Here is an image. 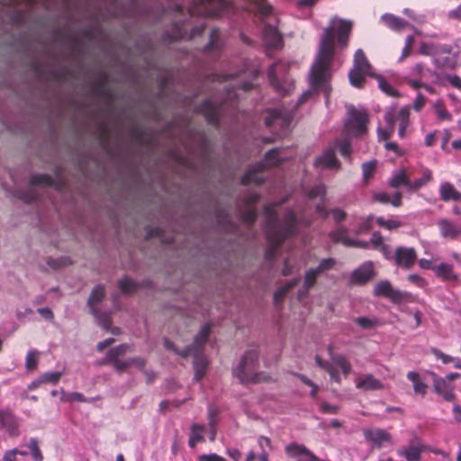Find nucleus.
I'll use <instances>...</instances> for the list:
<instances>
[{
    "instance_id": "nucleus-53",
    "label": "nucleus",
    "mask_w": 461,
    "mask_h": 461,
    "mask_svg": "<svg viewBox=\"0 0 461 461\" xmlns=\"http://www.w3.org/2000/svg\"><path fill=\"white\" fill-rule=\"evenodd\" d=\"M379 88L388 96L397 97L399 96L398 91L384 77H380L378 79Z\"/></svg>"
},
{
    "instance_id": "nucleus-32",
    "label": "nucleus",
    "mask_w": 461,
    "mask_h": 461,
    "mask_svg": "<svg viewBox=\"0 0 461 461\" xmlns=\"http://www.w3.org/2000/svg\"><path fill=\"white\" fill-rule=\"evenodd\" d=\"M130 349L131 347L128 344H122L110 349L107 352L105 358L103 360V364H108V362L119 360V357L123 356Z\"/></svg>"
},
{
    "instance_id": "nucleus-52",
    "label": "nucleus",
    "mask_w": 461,
    "mask_h": 461,
    "mask_svg": "<svg viewBox=\"0 0 461 461\" xmlns=\"http://www.w3.org/2000/svg\"><path fill=\"white\" fill-rule=\"evenodd\" d=\"M219 38L220 32L218 29H212L210 33V41L208 44L204 47V51L210 52L214 50H219Z\"/></svg>"
},
{
    "instance_id": "nucleus-39",
    "label": "nucleus",
    "mask_w": 461,
    "mask_h": 461,
    "mask_svg": "<svg viewBox=\"0 0 461 461\" xmlns=\"http://www.w3.org/2000/svg\"><path fill=\"white\" fill-rule=\"evenodd\" d=\"M354 68L369 72L370 64L362 50H357L354 55Z\"/></svg>"
},
{
    "instance_id": "nucleus-37",
    "label": "nucleus",
    "mask_w": 461,
    "mask_h": 461,
    "mask_svg": "<svg viewBox=\"0 0 461 461\" xmlns=\"http://www.w3.org/2000/svg\"><path fill=\"white\" fill-rule=\"evenodd\" d=\"M432 178V171L429 168H424L420 178H418L413 182L411 181V191H417L420 189L422 186L429 183Z\"/></svg>"
},
{
    "instance_id": "nucleus-33",
    "label": "nucleus",
    "mask_w": 461,
    "mask_h": 461,
    "mask_svg": "<svg viewBox=\"0 0 461 461\" xmlns=\"http://www.w3.org/2000/svg\"><path fill=\"white\" fill-rule=\"evenodd\" d=\"M204 430V427L200 424H193L191 427V435L189 438L188 445L191 447H194L197 443L203 442L204 437L203 432Z\"/></svg>"
},
{
    "instance_id": "nucleus-47",
    "label": "nucleus",
    "mask_w": 461,
    "mask_h": 461,
    "mask_svg": "<svg viewBox=\"0 0 461 461\" xmlns=\"http://www.w3.org/2000/svg\"><path fill=\"white\" fill-rule=\"evenodd\" d=\"M376 223L379 227L384 228L388 230H396L403 225L402 222L399 220H396V219L385 220L384 217H377Z\"/></svg>"
},
{
    "instance_id": "nucleus-61",
    "label": "nucleus",
    "mask_w": 461,
    "mask_h": 461,
    "mask_svg": "<svg viewBox=\"0 0 461 461\" xmlns=\"http://www.w3.org/2000/svg\"><path fill=\"white\" fill-rule=\"evenodd\" d=\"M242 221L248 225L251 226L257 220V212L255 209H249L241 213Z\"/></svg>"
},
{
    "instance_id": "nucleus-28",
    "label": "nucleus",
    "mask_w": 461,
    "mask_h": 461,
    "mask_svg": "<svg viewBox=\"0 0 461 461\" xmlns=\"http://www.w3.org/2000/svg\"><path fill=\"white\" fill-rule=\"evenodd\" d=\"M348 230L345 226H339L336 230L329 233V237L333 243H341L345 247H349L353 238L348 237Z\"/></svg>"
},
{
    "instance_id": "nucleus-64",
    "label": "nucleus",
    "mask_w": 461,
    "mask_h": 461,
    "mask_svg": "<svg viewBox=\"0 0 461 461\" xmlns=\"http://www.w3.org/2000/svg\"><path fill=\"white\" fill-rule=\"evenodd\" d=\"M198 461H227L222 456L217 455V454H203L198 456Z\"/></svg>"
},
{
    "instance_id": "nucleus-23",
    "label": "nucleus",
    "mask_w": 461,
    "mask_h": 461,
    "mask_svg": "<svg viewBox=\"0 0 461 461\" xmlns=\"http://www.w3.org/2000/svg\"><path fill=\"white\" fill-rule=\"evenodd\" d=\"M266 167L263 166V163H258L255 168L247 171L241 177V183L243 185H261L265 180L260 176L261 172Z\"/></svg>"
},
{
    "instance_id": "nucleus-18",
    "label": "nucleus",
    "mask_w": 461,
    "mask_h": 461,
    "mask_svg": "<svg viewBox=\"0 0 461 461\" xmlns=\"http://www.w3.org/2000/svg\"><path fill=\"white\" fill-rule=\"evenodd\" d=\"M375 276L374 265L372 262L364 263L353 271L351 281L354 284L364 285Z\"/></svg>"
},
{
    "instance_id": "nucleus-4",
    "label": "nucleus",
    "mask_w": 461,
    "mask_h": 461,
    "mask_svg": "<svg viewBox=\"0 0 461 461\" xmlns=\"http://www.w3.org/2000/svg\"><path fill=\"white\" fill-rule=\"evenodd\" d=\"M384 121L386 128L378 129V136L380 139L385 140L392 137L394 132L395 122H399L398 135L400 138L405 137L406 129L410 124V106L402 107L396 113L393 108L387 111L384 114Z\"/></svg>"
},
{
    "instance_id": "nucleus-26",
    "label": "nucleus",
    "mask_w": 461,
    "mask_h": 461,
    "mask_svg": "<svg viewBox=\"0 0 461 461\" xmlns=\"http://www.w3.org/2000/svg\"><path fill=\"white\" fill-rule=\"evenodd\" d=\"M440 199L444 202L460 201L461 193L458 192L452 184L445 182L439 188Z\"/></svg>"
},
{
    "instance_id": "nucleus-62",
    "label": "nucleus",
    "mask_w": 461,
    "mask_h": 461,
    "mask_svg": "<svg viewBox=\"0 0 461 461\" xmlns=\"http://www.w3.org/2000/svg\"><path fill=\"white\" fill-rule=\"evenodd\" d=\"M38 365V354L36 351H29L26 356V368L28 370H32L36 368Z\"/></svg>"
},
{
    "instance_id": "nucleus-48",
    "label": "nucleus",
    "mask_w": 461,
    "mask_h": 461,
    "mask_svg": "<svg viewBox=\"0 0 461 461\" xmlns=\"http://www.w3.org/2000/svg\"><path fill=\"white\" fill-rule=\"evenodd\" d=\"M320 275L314 268H310L306 271L303 280V288L307 293L316 284L317 278Z\"/></svg>"
},
{
    "instance_id": "nucleus-56",
    "label": "nucleus",
    "mask_w": 461,
    "mask_h": 461,
    "mask_svg": "<svg viewBox=\"0 0 461 461\" xmlns=\"http://www.w3.org/2000/svg\"><path fill=\"white\" fill-rule=\"evenodd\" d=\"M376 168V161L371 160L366 162L362 165L363 177L366 182L369 180L370 177L373 176Z\"/></svg>"
},
{
    "instance_id": "nucleus-55",
    "label": "nucleus",
    "mask_w": 461,
    "mask_h": 461,
    "mask_svg": "<svg viewBox=\"0 0 461 461\" xmlns=\"http://www.w3.org/2000/svg\"><path fill=\"white\" fill-rule=\"evenodd\" d=\"M306 195L310 199H315L318 197H321V199L324 198L326 195V188L325 185L322 184L314 185L312 188H311L307 193Z\"/></svg>"
},
{
    "instance_id": "nucleus-15",
    "label": "nucleus",
    "mask_w": 461,
    "mask_h": 461,
    "mask_svg": "<svg viewBox=\"0 0 461 461\" xmlns=\"http://www.w3.org/2000/svg\"><path fill=\"white\" fill-rule=\"evenodd\" d=\"M0 429H5L12 437L19 436V421L10 410L0 411Z\"/></svg>"
},
{
    "instance_id": "nucleus-11",
    "label": "nucleus",
    "mask_w": 461,
    "mask_h": 461,
    "mask_svg": "<svg viewBox=\"0 0 461 461\" xmlns=\"http://www.w3.org/2000/svg\"><path fill=\"white\" fill-rule=\"evenodd\" d=\"M211 324L206 323L204 324L198 334L194 337V343L185 348H184L181 352H177L182 357H185L187 356H190L193 352H200L206 343L208 337L211 332Z\"/></svg>"
},
{
    "instance_id": "nucleus-42",
    "label": "nucleus",
    "mask_w": 461,
    "mask_h": 461,
    "mask_svg": "<svg viewBox=\"0 0 461 461\" xmlns=\"http://www.w3.org/2000/svg\"><path fill=\"white\" fill-rule=\"evenodd\" d=\"M281 65L280 62L273 63L267 72V77L271 86L277 91L282 90V85L277 77V68Z\"/></svg>"
},
{
    "instance_id": "nucleus-24",
    "label": "nucleus",
    "mask_w": 461,
    "mask_h": 461,
    "mask_svg": "<svg viewBox=\"0 0 461 461\" xmlns=\"http://www.w3.org/2000/svg\"><path fill=\"white\" fill-rule=\"evenodd\" d=\"M290 123L287 117H284L278 110L272 109L267 111V115L265 118V124L267 127L279 125L283 129H286Z\"/></svg>"
},
{
    "instance_id": "nucleus-3",
    "label": "nucleus",
    "mask_w": 461,
    "mask_h": 461,
    "mask_svg": "<svg viewBox=\"0 0 461 461\" xmlns=\"http://www.w3.org/2000/svg\"><path fill=\"white\" fill-rule=\"evenodd\" d=\"M258 366V351L257 349H249L246 351L240 364L233 370V374L242 384L268 381V375L264 373L256 372Z\"/></svg>"
},
{
    "instance_id": "nucleus-9",
    "label": "nucleus",
    "mask_w": 461,
    "mask_h": 461,
    "mask_svg": "<svg viewBox=\"0 0 461 461\" xmlns=\"http://www.w3.org/2000/svg\"><path fill=\"white\" fill-rule=\"evenodd\" d=\"M425 449V445L418 438H413L408 446L398 448L396 453L406 461H420L421 454Z\"/></svg>"
},
{
    "instance_id": "nucleus-30",
    "label": "nucleus",
    "mask_w": 461,
    "mask_h": 461,
    "mask_svg": "<svg viewBox=\"0 0 461 461\" xmlns=\"http://www.w3.org/2000/svg\"><path fill=\"white\" fill-rule=\"evenodd\" d=\"M407 378L412 383L415 393L424 397L427 393L428 385L420 380V374L410 371L407 373Z\"/></svg>"
},
{
    "instance_id": "nucleus-25",
    "label": "nucleus",
    "mask_w": 461,
    "mask_h": 461,
    "mask_svg": "<svg viewBox=\"0 0 461 461\" xmlns=\"http://www.w3.org/2000/svg\"><path fill=\"white\" fill-rule=\"evenodd\" d=\"M382 22L389 29L399 32L409 25V23L392 14H384L381 17Z\"/></svg>"
},
{
    "instance_id": "nucleus-6",
    "label": "nucleus",
    "mask_w": 461,
    "mask_h": 461,
    "mask_svg": "<svg viewBox=\"0 0 461 461\" xmlns=\"http://www.w3.org/2000/svg\"><path fill=\"white\" fill-rule=\"evenodd\" d=\"M368 115L366 110H357L355 107L348 109V119L345 123V131L356 136L363 135L366 131Z\"/></svg>"
},
{
    "instance_id": "nucleus-57",
    "label": "nucleus",
    "mask_w": 461,
    "mask_h": 461,
    "mask_svg": "<svg viewBox=\"0 0 461 461\" xmlns=\"http://www.w3.org/2000/svg\"><path fill=\"white\" fill-rule=\"evenodd\" d=\"M336 262L334 258H329L322 259L319 265L314 268L319 275L332 269Z\"/></svg>"
},
{
    "instance_id": "nucleus-45",
    "label": "nucleus",
    "mask_w": 461,
    "mask_h": 461,
    "mask_svg": "<svg viewBox=\"0 0 461 461\" xmlns=\"http://www.w3.org/2000/svg\"><path fill=\"white\" fill-rule=\"evenodd\" d=\"M433 108L437 117L439 120L447 122L452 120L451 113L447 110L444 103L441 100L435 102Z\"/></svg>"
},
{
    "instance_id": "nucleus-50",
    "label": "nucleus",
    "mask_w": 461,
    "mask_h": 461,
    "mask_svg": "<svg viewBox=\"0 0 461 461\" xmlns=\"http://www.w3.org/2000/svg\"><path fill=\"white\" fill-rule=\"evenodd\" d=\"M373 215H369L366 218H365L359 225L357 227L356 230H354V233L356 235H362L369 232L373 228Z\"/></svg>"
},
{
    "instance_id": "nucleus-54",
    "label": "nucleus",
    "mask_w": 461,
    "mask_h": 461,
    "mask_svg": "<svg viewBox=\"0 0 461 461\" xmlns=\"http://www.w3.org/2000/svg\"><path fill=\"white\" fill-rule=\"evenodd\" d=\"M332 360L339 367L341 368L344 375H347L350 373L351 365L344 356L338 355L332 357Z\"/></svg>"
},
{
    "instance_id": "nucleus-20",
    "label": "nucleus",
    "mask_w": 461,
    "mask_h": 461,
    "mask_svg": "<svg viewBox=\"0 0 461 461\" xmlns=\"http://www.w3.org/2000/svg\"><path fill=\"white\" fill-rule=\"evenodd\" d=\"M438 278L444 282H459V276L454 271V266L446 262L440 263L433 267Z\"/></svg>"
},
{
    "instance_id": "nucleus-34",
    "label": "nucleus",
    "mask_w": 461,
    "mask_h": 461,
    "mask_svg": "<svg viewBox=\"0 0 461 461\" xmlns=\"http://www.w3.org/2000/svg\"><path fill=\"white\" fill-rule=\"evenodd\" d=\"M279 149H272L268 150L264 158L263 166L265 167H277L281 164V159L279 158Z\"/></svg>"
},
{
    "instance_id": "nucleus-12",
    "label": "nucleus",
    "mask_w": 461,
    "mask_h": 461,
    "mask_svg": "<svg viewBox=\"0 0 461 461\" xmlns=\"http://www.w3.org/2000/svg\"><path fill=\"white\" fill-rule=\"evenodd\" d=\"M431 375L433 377L434 392L441 395L447 402L455 401L456 394L454 393V385L448 383L447 379H443V377L438 376L435 373H431Z\"/></svg>"
},
{
    "instance_id": "nucleus-14",
    "label": "nucleus",
    "mask_w": 461,
    "mask_h": 461,
    "mask_svg": "<svg viewBox=\"0 0 461 461\" xmlns=\"http://www.w3.org/2000/svg\"><path fill=\"white\" fill-rule=\"evenodd\" d=\"M314 166L316 167H325L339 170L340 163L336 158L335 147L327 148L321 156L315 158Z\"/></svg>"
},
{
    "instance_id": "nucleus-36",
    "label": "nucleus",
    "mask_w": 461,
    "mask_h": 461,
    "mask_svg": "<svg viewBox=\"0 0 461 461\" xmlns=\"http://www.w3.org/2000/svg\"><path fill=\"white\" fill-rule=\"evenodd\" d=\"M367 71L352 68L348 74L350 84L356 87H362L366 81Z\"/></svg>"
},
{
    "instance_id": "nucleus-16",
    "label": "nucleus",
    "mask_w": 461,
    "mask_h": 461,
    "mask_svg": "<svg viewBox=\"0 0 461 461\" xmlns=\"http://www.w3.org/2000/svg\"><path fill=\"white\" fill-rule=\"evenodd\" d=\"M365 438L372 442L377 447H381L384 443H389L392 436L383 429H366L363 430Z\"/></svg>"
},
{
    "instance_id": "nucleus-46",
    "label": "nucleus",
    "mask_w": 461,
    "mask_h": 461,
    "mask_svg": "<svg viewBox=\"0 0 461 461\" xmlns=\"http://www.w3.org/2000/svg\"><path fill=\"white\" fill-rule=\"evenodd\" d=\"M430 352L431 354H433L438 359H440L442 361L443 364H450V363H454V366L456 368H459L461 369V363L459 362V360L456 361V359L451 357V356H448L445 353H443L442 351H440L439 349H438L437 348H430Z\"/></svg>"
},
{
    "instance_id": "nucleus-5",
    "label": "nucleus",
    "mask_w": 461,
    "mask_h": 461,
    "mask_svg": "<svg viewBox=\"0 0 461 461\" xmlns=\"http://www.w3.org/2000/svg\"><path fill=\"white\" fill-rule=\"evenodd\" d=\"M187 11L191 16L215 17L230 11L232 4L228 0H191Z\"/></svg>"
},
{
    "instance_id": "nucleus-21",
    "label": "nucleus",
    "mask_w": 461,
    "mask_h": 461,
    "mask_svg": "<svg viewBox=\"0 0 461 461\" xmlns=\"http://www.w3.org/2000/svg\"><path fill=\"white\" fill-rule=\"evenodd\" d=\"M372 200L375 203L387 204L390 203L393 207H401L402 204V194L395 192L393 196H390L386 192H374L372 194Z\"/></svg>"
},
{
    "instance_id": "nucleus-27",
    "label": "nucleus",
    "mask_w": 461,
    "mask_h": 461,
    "mask_svg": "<svg viewBox=\"0 0 461 461\" xmlns=\"http://www.w3.org/2000/svg\"><path fill=\"white\" fill-rule=\"evenodd\" d=\"M191 355L194 356V380L199 382L205 375L207 368V360L203 355L200 352H193Z\"/></svg>"
},
{
    "instance_id": "nucleus-1",
    "label": "nucleus",
    "mask_w": 461,
    "mask_h": 461,
    "mask_svg": "<svg viewBox=\"0 0 461 461\" xmlns=\"http://www.w3.org/2000/svg\"><path fill=\"white\" fill-rule=\"evenodd\" d=\"M352 27V22L339 19L336 24L324 28L310 72V84L313 91H323L329 95L330 91L329 81L331 77V66L335 54L336 32L338 46L344 49L348 44Z\"/></svg>"
},
{
    "instance_id": "nucleus-29",
    "label": "nucleus",
    "mask_w": 461,
    "mask_h": 461,
    "mask_svg": "<svg viewBox=\"0 0 461 461\" xmlns=\"http://www.w3.org/2000/svg\"><path fill=\"white\" fill-rule=\"evenodd\" d=\"M388 185L392 188H398L401 185H404L408 190H411V181L404 170L394 172L389 179Z\"/></svg>"
},
{
    "instance_id": "nucleus-31",
    "label": "nucleus",
    "mask_w": 461,
    "mask_h": 461,
    "mask_svg": "<svg viewBox=\"0 0 461 461\" xmlns=\"http://www.w3.org/2000/svg\"><path fill=\"white\" fill-rule=\"evenodd\" d=\"M131 139L140 146L149 145L151 138L148 135L147 131L139 126H133L130 130Z\"/></svg>"
},
{
    "instance_id": "nucleus-40",
    "label": "nucleus",
    "mask_w": 461,
    "mask_h": 461,
    "mask_svg": "<svg viewBox=\"0 0 461 461\" xmlns=\"http://www.w3.org/2000/svg\"><path fill=\"white\" fill-rule=\"evenodd\" d=\"M104 294H105L104 288L102 285H96L92 290V292L89 295L88 301H87V304H88L90 310H92V307H95V305L98 303L103 301Z\"/></svg>"
},
{
    "instance_id": "nucleus-58",
    "label": "nucleus",
    "mask_w": 461,
    "mask_h": 461,
    "mask_svg": "<svg viewBox=\"0 0 461 461\" xmlns=\"http://www.w3.org/2000/svg\"><path fill=\"white\" fill-rule=\"evenodd\" d=\"M62 376L61 372H51V373H45L42 375H41V381H42V384H56L59 383Z\"/></svg>"
},
{
    "instance_id": "nucleus-10",
    "label": "nucleus",
    "mask_w": 461,
    "mask_h": 461,
    "mask_svg": "<svg viewBox=\"0 0 461 461\" xmlns=\"http://www.w3.org/2000/svg\"><path fill=\"white\" fill-rule=\"evenodd\" d=\"M393 259L398 267L411 269L417 260V252L414 248L397 247Z\"/></svg>"
},
{
    "instance_id": "nucleus-60",
    "label": "nucleus",
    "mask_w": 461,
    "mask_h": 461,
    "mask_svg": "<svg viewBox=\"0 0 461 461\" xmlns=\"http://www.w3.org/2000/svg\"><path fill=\"white\" fill-rule=\"evenodd\" d=\"M99 140L103 146H106L110 138L111 131L105 123H101L98 128Z\"/></svg>"
},
{
    "instance_id": "nucleus-38",
    "label": "nucleus",
    "mask_w": 461,
    "mask_h": 461,
    "mask_svg": "<svg viewBox=\"0 0 461 461\" xmlns=\"http://www.w3.org/2000/svg\"><path fill=\"white\" fill-rule=\"evenodd\" d=\"M90 312L96 318L98 324L105 330H110L112 326V320L109 314L99 312L96 307H92Z\"/></svg>"
},
{
    "instance_id": "nucleus-59",
    "label": "nucleus",
    "mask_w": 461,
    "mask_h": 461,
    "mask_svg": "<svg viewBox=\"0 0 461 461\" xmlns=\"http://www.w3.org/2000/svg\"><path fill=\"white\" fill-rule=\"evenodd\" d=\"M355 322L362 329L368 330L375 327L378 323L376 319H369L367 317H358L355 319Z\"/></svg>"
},
{
    "instance_id": "nucleus-13",
    "label": "nucleus",
    "mask_w": 461,
    "mask_h": 461,
    "mask_svg": "<svg viewBox=\"0 0 461 461\" xmlns=\"http://www.w3.org/2000/svg\"><path fill=\"white\" fill-rule=\"evenodd\" d=\"M263 41L268 50H279L284 46L283 36L280 32L272 25H266L263 32Z\"/></svg>"
},
{
    "instance_id": "nucleus-43",
    "label": "nucleus",
    "mask_w": 461,
    "mask_h": 461,
    "mask_svg": "<svg viewBox=\"0 0 461 461\" xmlns=\"http://www.w3.org/2000/svg\"><path fill=\"white\" fill-rule=\"evenodd\" d=\"M298 283L297 279L292 280L284 286L280 287L277 291H276L274 294V303L275 304L278 305L282 303L285 294L294 288Z\"/></svg>"
},
{
    "instance_id": "nucleus-17",
    "label": "nucleus",
    "mask_w": 461,
    "mask_h": 461,
    "mask_svg": "<svg viewBox=\"0 0 461 461\" xmlns=\"http://www.w3.org/2000/svg\"><path fill=\"white\" fill-rule=\"evenodd\" d=\"M440 236L447 240H456L461 235V227L448 219H440L438 221Z\"/></svg>"
},
{
    "instance_id": "nucleus-2",
    "label": "nucleus",
    "mask_w": 461,
    "mask_h": 461,
    "mask_svg": "<svg viewBox=\"0 0 461 461\" xmlns=\"http://www.w3.org/2000/svg\"><path fill=\"white\" fill-rule=\"evenodd\" d=\"M277 205L278 203L267 204L263 209L266 216L265 233L267 240L266 258L268 260H273L281 244L289 237L296 235L298 231V220L293 210L286 212L282 223L278 222L276 212Z\"/></svg>"
},
{
    "instance_id": "nucleus-51",
    "label": "nucleus",
    "mask_w": 461,
    "mask_h": 461,
    "mask_svg": "<svg viewBox=\"0 0 461 461\" xmlns=\"http://www.w3.org/2000/svg\"><path fill=\"white\" fill-rule=\"evenodd\" d=\"M28 447L31 450L33 461H43V455L39 447V441L35 438H32L29 441Z\"/></svg>"
},
{
    "instance_id": "nucleus-7",
    "label": "nucleus",
    "mask_w": 461,
    "mask_h": 461,
    "mask_svg": "<svg viewBox=\"0 0 461 461\" xmlns=\"http://www.w3.org/2000/svg\"><path fill=\"white\" fill-rule=\"evenodd\" d=\"M227 104H229V101L216 104L212 100L206 99L196 106V111L204 116L209 124L218 127L224 106Z\"/></svg>"
},
{
    "instance_id": "nucleus-35",
    "label": "nucleus",
    "mask_w": 461,
    "mask_h": 461,
    "mask_svg": "<svg viewBox=\"0 0 461 461\" xmlns=\"http://www.w3.org/2000/svg\"><path fill=\"white\" fill-rule=\"evenodd\" d=\"M102 397L100 395L93 397V398H86L84 394L77 392L68 393L64 394L61 398L64 402H94L95 401L101 400Z\"/></svg>"
},
{
    "instance_id": "nucleus-41",
    "label": "nucleus",
    "mask_w": 461,
    "mask_h": 461,
    "mask_svg": "<svg viewBox=\"0 0 461 461\" xmlns=\"http://www.w3.org/2000/svg\"><path fill=\"white\" fill-rule=\"evenodd\" d=\"M94 92L97 96L104 99H112L113 97L111 90L107 87L106 78L104 77H101L96 83Z\"/></svg>"
},
{
    "instance_id": "nucleus-22",
    "label": "nucleus",
    "mask_w": 461,
    "mask_h": 461,
    "mask_svg": "<svg viewBox=\"0 0 461 461\" xmlns=\"http://www.w3.org/2000/svg\"><path fill=\"white\" fill-rule=\"evenodd\" d=\"M357 389L366 391H375L384 388L383 383L376 379L373 375H365L357 381Z\"/></svg>"
},
{
    "instance_id": "nucleus-19",
    "label": "nucleus",
    "mask_w": 461,
    "mask_h": 461,
    "mask_svg": "<svg viewBox=\"0 0 461 461\" xmlns=\"http://www.w3.org/2000/svg\"><path fill=\"white\" fill-rule=\"evenodd\" d=\"M285 451L290 458L303 456L304 461H312L316 459V456L305 446L301 444L290 443L285 446Z\"/></svg>"
},
{
    "instance_id": "nucleus-63",
    "label": "nucleus",
    "mask_w": 461,
    "mask_h": 461,
    "mask_svg": "<svg viewBox=\"0 0 461 461\" xmlns=\"http://www.w3.org/2000/svg\"><path fill=\"white\" fill-rule=\"evenodd\" d=\"M434 49L433 44L422 41L420 43L419 53L423 56H430L434 53Z\"/></svg>"
},
{
    "instance_id": "nucleus-8",
    "label": "nucleus",
    "mask_w": 461,
    "mask_h": 461,
    "mask_svg": "<svg viewBox=\"0 0 461 461\" xmlns=\"http://www.w3.org/2000/svg\"><path fill=\"white\" fill-rule=\"evenodd\" d=\"M374 294L375 296L387 298L393 303H400L408 296L407 293L394 289L392 284L387 280L380 281L375 285Z\"/></svg>"
},
{
    "instance_id": "nucleus-49",
    "label": "nucleus",
    "mask_w": 461,
    "mask_h": 461,
    "mask_svg": "<svg viewBox=\"0 0 461 461\" xmlns=\"http://www.w3.org/2000/svg\"><path fill=\"white\" fill-rule=\"evenodd\" d=\"M119 289L122 294H131L137 290V285L131 279L124 277L118 283Z\"/></svg>"
},
{
    "instance_id": "nucleus-44",
    "label": "nucleus",
    "mask_w": 461,
    "mask_h": 461,
    "mask_svg": "<svg viewBox=\"0 0 461 461\" xmlns=\"http://www.w3.org/2000/svg\"><path fill=\"white\" fill-rule=\"evenodd\" d=\"M54 183L53 177L48 174L34 175L30 179L32 185L52 186Z\"/></svg>"
}]
</instances>
